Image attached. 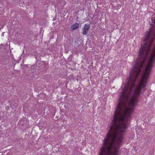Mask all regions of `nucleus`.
Instances as JSON below:
<instances>
[{"mask_svg": "<svg viewBox=\"0 0 155 155\" xmlns=\"http://www.w3.org/2000/svg\"><path fill=\"white\" fill-rule=\"evenodd\" d=\"M90 28V25L89 24H87L85 25L84 27V28L82 31V34L83 35H86L88 32V30Z\"/></svg>", "mask_w": 155, "mask_h": 155, "instance_id": "nucleus-1", "label": "nucleus"}, {"mask_svg": "<svg viewBox=\"0 0 155 155\" xmlns=\"http://www.w3.org/2000/svg\"><path fill=\"white\" fill-rule=\"evenodd\" d=\"M79 26V24L78 23H75L71 26L70 28L71 31H73L74 30L78 29Z\"/></svg>", "mask_w": 155, "mask_h": 155, "instance_id": "nucleus-2", "label": "nucleus"}]
</instances>
